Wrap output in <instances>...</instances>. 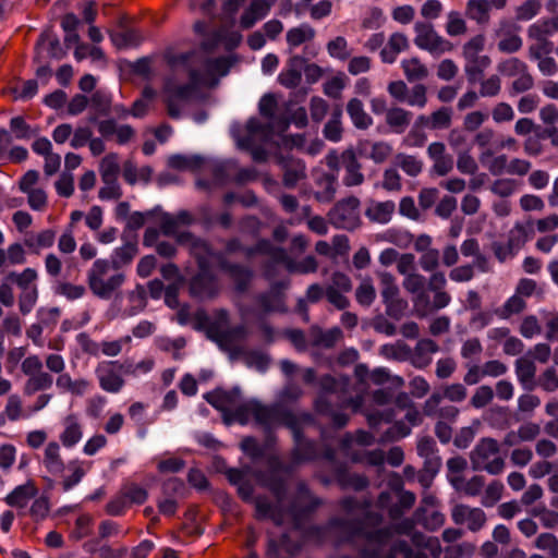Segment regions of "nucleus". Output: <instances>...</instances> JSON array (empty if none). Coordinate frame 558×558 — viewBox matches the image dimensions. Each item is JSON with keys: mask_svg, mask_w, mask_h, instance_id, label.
Wrapping results in <instances>:
<instances>
[{"mask_svg": "<svg viewBox=\"0 0 558 558\" xmlns=\"http://www.w3.org/2000/svg\"><path fill=\"white\" fill-rule=\"evenodd\" d=\"M340 508L352 519L333 518L327 527H314L316 532H333L340 542H364L362 554L366 558H427L426 554L414 550L405 541H397L385 554L392 532L389 527L376 529L383 515L372 510V500L344 497L339 501Z\"/></svg>", "mask_w": 558, "mask_h": 558, "instance_id": "nucleus-1", "label": "nucleus"}, {"mask_svg": "<svg viewBox=\"0 0 558 558\" xmlns=\"http://www.w3.org/2000/svg\"><path fill=\"white\" fill-rule=\"evenodd\" d=\"M268 466L269 474L260 473L257 478L271 492L276 502H271L266 496H257L254 499L256 518L270 519L275 524L281 525L289 517L294 527L300 529L302 523L323 505V500L316 497L304 482H300L289 507L284 508L287 482L277 475L284 466L278 457H270Z\"/></svg>", "mask_w": 558, "mask_h": 558, "instance_id": "nucleus-2", "label": "nucleus"}, {"mask_svg": "<svg viewBox=\"0 0 558 558\" xmlns=\"http://www.w3.org/2000/svg\"><path fill=\"white\" fill-rule=\"evenodd\" d=\"M39 462L46 472L54 477L62 476L65 469L71 472L61 481L63 492H69L76 486L92 466L90 462L80 459H72L66 464L62 457L61 446L56 440H51L45 446Z\"/></svg>", "mask_w": 558, "mask_h": 558, "instance_id": "nucleus-3", "label": "nucleus"}, {"mask_svg": "<svg viewBox=\"0 0 558 558\" xmlns=\"http://www.w3.org/2000/svg\"><path fill=\"white\" fill-rule=\"evenodd\" d=\"M90 292L98 299L110 300L119 293L125 282V274L107 258L96 259L86 272Z\"/></svg>", "mask_w": 558, "mask_h": 558, "instance_id": "nucleus-4", "label": "nucleus"}, {"mask_svg": "<svg viewBox=\"0 0 558 558\" xmlns=\"http://www.w3.org/2000/svg\"><path fill=\"white\" fill-rule=\"evenodd\" d=\"M287 428L293 436L291 460L295 464L314 461L319 457L318 446L315 441L305 438L304 430L314 425V418L308 413H301L299 417H288Z\"/></svg>", "mask_w": 558, "mask_h": 558, "instance_id": "nucleus-5", "label": "nucleus"}, {"mask_svg": "<svg viewBox=\"0 0 558 558\" xmlns=\"http://www.w3.org/2000/svg\"><path fill=\"white\" fill-rule=\"evenodd\" d=\"M165 59L173 72L180 69L186 70L193 84L199 85L211 81L209 57L204 51L175 53L169 50Z\"/></svg>", "mask_w": 558, "mask_h": 558, "instance_id": "nucleus-6", "label": "nucleus"}, {"mask_svg": "<svg viewBox=\"0 0 558 558\" xmlns=\"http://www.w3.org/2000/svg\"><path fill=\"white\" fill-rule=\"evenodd\" d=\"M500 447L494 438H482L470 453L472 469L486 471L492 475L500 474L505 469V460L499 454Z\"/></svg>", "mask_w": 558, "mask_h": 558, "instance_id": "nucleus-7", "label": "nucleus"}, {"mask_svg": "<svg viewBox=\"0 0 558 558\" xmlns=\"http://www.w3.org/2000/svg\"><path fill=\"white\" fill-rule=\"evenodd\" d=\"M360 199L355 196H349L340 199L327 214L328 222L336 229L353 231L361 223Z\"/></svg>", "mask_w": 558, "mask_h": 558, "instance_id": "nucleus-8", "label": "nucleus"}, {"mask_svg": "<svg viewBox=\"0 0 558 558\" xmlns=\"http://www.w3.org/2000/svg\"><path fill=\"white\" fill-rule=\"evenodd\" d=\"M22 373L27 376L24 393L32 396L38 391L48 390L53 385V377L44 371L43 361L38 355H28L22 361Z\"/></svg>", "mask_w": 558, "mask_h": 558, "instance_id": "nucleus-9", "label": "nucleus"}, {"mask_svg": "<svg viewBox=\"0 0 558 558\" xmlns=\"http://www.w3.org/2000/svg\"><path fill=\"white\" fill-rule=\"evenodd\" d=\"M414 44L417 48L429 52L432 56L439 57L451 52L454 49L453 44L439 35L429 23L417 22L414 25Z\"/></svg>", "mask_w": 558, "mask_h": 558, "instance_id": "nucleus-10", "label": "nucleus"}, {"mask_svg": "<svg viewBox=\"0 0 558 558\" xmlns=\"http://www.w3.org/2000/svg\"><path fill=\"white\" fill-rule=\"evenodd\" d=\"M196 86L197 84H193L192 81L179 85L172 78L166 80L162 88L163 102L170 118L179 119L181 117L182 105L191 98Z\"/></svg>", "mask_w": 558, "mask_h": 558, "instance_id": "nucleus-11", "label": "nucleus"}, {"mask_svg": "<svg viewBox=\"0 0 558 558\" xmlns=\"http://www.w3.org/2000/svg\"><path fill=\"white\" fill-rule=\"evenodd\" d=\"M124 364L119 361H102L95 367V376L101 390L108 393H119L124 385Z\"/></svg>", "mask_w": 558, "mask_h": 558, "instance_id": "nucleus-12", "label": "nucleus"}, {"mask_svg": "<svg viewBox=\"0 0 558 558\" xmlns=\"http://www.w3.org/2000/svg\"><path fill=\"white\" fill-rule=\"evenodd\" d=\"M299 417L291 411L282 409L278 404L265 405L255 401L253 420L266 429H270L276 425H283L287 427L288 417Z\"/></svg>", "mask_w": 558, "mask_h": 558, "instance_id": "nucleus-13", "label": "nucleus"}, {"mask_svg": "<svg viewBox=\"0 0 558 558\" xmlns=\"http://www.w3.org/2000/svg\"><path fill=\"white\" fill-rule=\"evenodd\" d=\"M451 519L457 525L465 524L471 532L480 531L487 521L483 509L472 508L463 504H458L451 509Z\"/></svg>", "mask_w": 558, "mask_h": 558, "instance_id": "nucleus-14", "label": "nucleus"}, {"mask_svg": "<svg viewBox=\"0 0 558 558\" xmlns=\"http://www.w3.org/2000/svg\"><path fill=\"white\" fill-rule=\"evenodd\" d=\"M426 278L418 272H411L403 279V288L411 294L416 296L413 299L414 307L417 316L424 317L428 315L429 300L424 291Z\"/></svg>", "mask_w": 558, "mask_h": 558, "instance_id": "nucleus-15", "label": "nucleus"}, {"mask_svg": "<svg viewBox=\"0 0 558 558\" xmlns=\"http://www.w3.org/2000/svg\"><path fill=\"white\" fill-rule=\"evenodd\" d=\"M278 163L282 172V184L287 189H294L298 183L307 178L306 165L302 159L281 156Z\"/></svg>", "mask_w": 558, "mask_h": 558, "instance_id": "nucleus-16", "label": "nucleus"}, {"mask_svg": "<svg viewBox=\"0 0 558 558\" xmlns=\"http://www.w3.org/2000/svg\"><path fill=\"white\" fill-rule=\"evenodd\" d=\"M177 242L189 247L190 253L197 260L198 268L208 267L209 259L214 257V252L207 241L184 231L178 234Z\"/></svg>", "mask_w": 558, "mask_h": 558, "instance_id": "nucleus-17", "label": "nucleus"}, {"mask_svg": "<svg viewBox=\"0 0 558 558\" xmlns=\"http://www.w3.org/2000/svg\"><path fill=\"white\" fill-rule=\"evenodd\" d=\"M430 272L427 288L434 293V296L433 301L429 302L428 314L447 307L451 302V295L445 290L447 286L445 272L437 269Z\"/></svg>", "mask_w": 558, "mask_h": 558, "instance_id": "nucleus-18", "label": "nucleus"}, {"mask_svg": "<svg viewBox=\"0 0 558 558\" xmlns=\"http://www.w3.org/2000/svg\"><path fill=\"white\" fill-rule=\"evenodd\" d=\"M288 283H275L267 292L259 293L255 296L256 303L263 314L286 313L287 306L284 294L280 291L287 288Z\"/></svg>", "mask_w": 558, "mask_h": 558, "instance_id": "nucleus-19", "label": "nucleus"}, {"mask_svg": "<svg viewBox=\"0 0 558 558\" xmlns=\"http://www.w3.org/2000/svg\"><path fill=\"white\" fill-rule=\"evenodd\" d=\"M190 292L198 299H213L217 295V280L208 267L199 268L198 272L191 279Z\"/></svg>", "mask_w": 558, "mask_h": 558, "instance_id": "nucleus-20", "label": "nucleus"}, {"mask_svg": "<svg viewBox=\"0 0 558 558\" xmlns=\"http://www.w3.org/2000/svg\"><path fill=\"white\" fill-rule=\"evenodd\" d=\"M62 430L59 434V444L64 448H74L83 438L84 426L76 413L65 415L61 421Z\"/></svg>", "mask_w": 558, "mask_h": 558, "instance_id": "nucleus-21", "label": "nucleus"}, {"mask_svg": "<svg viewBox=\"0 0 558 558\" xmlns=\"http://www.w3.org/2000/svg\"><path fill=\"white\" fill-rule=\"evenodd\" d=\"M204 399L226 416L230 414L233 408L239 403L241 393L239 389L225 390L216 389L204 395Z\"/></svg>", "mask_w": 558, "mask_h": 558, "instance_id": "nucleus-22", "label": "nucleus"}, {"mask_svg": "<svg viewBox=\"0 0 558 558\" xmlns=\"http://www.w3.org/2000/svg\"><path fill=\"white\" fill-rule=\"evenodd\" d=\"M441 401L442 396L440 392L432 393L423 405L424 414L429 417L438 416L440 418L439 421L444 422H456L459 415V409L454 405H445L439 408Z\"/></svg>", "mask_w": 558, "mask_h": 558, "instance_id": "nucleus-23", "label": "nucleus"}, {"mask_svg": "<svg viewBox=\"0 0 558 558\" xmlns=\"http://www.w3.org/2000/svg\"><path fill=\"white\" fill-rule=\"evenodd\" d=\"M319 387L322 392L315 400V411L319 414H328L330 413L332 395L339 391L340 384L331 375H325L319 379Z\"/></svg>", "mask_w": 558, "mask_h": 558, "instance_id": "nucleus-24", "label": "nucleus"}, {"mask_svg": "<svg viewBox=\"0 0 558 558\" xmlns=\"http://www.w3.org/2000/svg\"><path fill=\"white\" fill-rule=\"evenodd\" d=\"M246 327L239 325L220 330L215 340L223 350L239 354L242 351L239 344L246 338Z\"/></svg>", "mask_w": 558, "mask_h": 558, "instance_id": "nucleus-25", "label": "nucleus"}, {"mask_svg": "<svg viewBox=\"0 0 558 558\" xmlns=\"http://www.w3.org/2000/svg\"><path fill=\"white\" fill-rule=\"evenodd\" d=\"M335 481L341 489H353L355 492L364 490L368 484V478L363 474L351 473L345 465H337L333 471Z\"/></svg>", "mask_w": 558, "mask_h": 558, "instance_id": "nucleus-26", "label": "nucleus"}, {"mask_svg": "<svg viewBox=\"0 0 558 558\" xmlns=\"http://www.w3.org/2000/svg\"><path fill=\"white\" fill-rule=\"evenodd\" d=\"M342 167L345 170L343 184L345 186H357L364 182V174L361 172V163L352 149L342 151Z\"/></svg>", "mask_w": 558, "mask_h": 558, "instance_id": "nucleus-27", "label": "nucleus"}, {"mask_svg": "<svg viewBox=\"0 0 558 558\" xmlns=\"http://www.w3.org/2000/svg\"><path fill=\"white\" fill-rule=\"evenodd\" d=\"M270 10L269 3L264 0H252L240 16V27L242 29L252 28L257 22L266 17Z\"/></svg>", "mask_w": 558, "mask_h": 558, "instance_id": "nucleus-28", "label": "nucleus"}, {"mask_svg": "<svg viewBox=\"0 0 558 558\" xmlns=\"http://www.w3.org/2000/svg\"><path fill=\"white\" fill-rule=\"evenodd\" d=\"M38 488L34 481H27L26 483L16 486L10 494L4 498V502L13 508L23 509L28 502L37 495Z\"/></svg>", "mask_w": 558, "mask_h": 558, "instance_id": "nucleus-29", "label": "nucleus"}, {"mask_svg": "<svg viewBox=\"0 0 558 558\" xmlns=\"http://www.w3.org/2000/svg\"><path fill=\"white\" fill-rule=\"evenodd\" d=\"M452 109L449 107H440L430 114H421L417 117V124L429 130H446L452 123Z\"/></svg>", "mask_w": 558, "mask_h": 558, "instance_id": "nucleus-30", "label": "nucleus"}, {"mask_svg": "<svg viewBox=\"0 0 558 558\" xmlns=\"http://www.w3.org/2000/svg\"><path fill=\"white\" fill-rule=\"evenodd\" d=\"M396 204L393 201L376 202L371 201L365 209V217L374 223L386 225L395 214Z\"/></svg>", "mask_w": 558, "mask_h": 558, "instance_id": "nucleus-31", "label": "nucleus"}, {"mask_svg": "<svg viewBox=\"0 0 558 558\" xmlns=\"http://www.w3.org/2000/svg\"><path fill=\"white\" fill-rule=\"evenodd\" d=\"M439 351V345L432 339L424 338L414 347L411 363L416 368H425L432 363V355Z\"/></svg>", "mask_w": 558, "mask_h": 558, "instance_id": "nucleus-32", "label": "nucleus"}, {"mask_svg": "<svg viewBox=\"0 0 558 558\" xmlns=\"http://www.w3.org/2000/svg\"><path fill=\"white\" fill-rule=\"evenodd\" d=\"M413 113L402 107L393 106L389 108L385 117V122L390 131L396 134H402L410 126Z\"/></svg>", "mask_w": 558, "mask_h": 558, "instance_id": "nucleus-33", "label": "nucleus"}, {"mask_svg": "<svg viewBox=\"0 0 558 558\" xmlns=\"http://www.w3.org/2000/svg\"><path fill=\"white\" fill-rule=\"evenodd\" d=\"M304 59L300 56H294L289 59L287 69L283 70L278 77L281 85L288 88H294L301 83L302 78V66Z\"/></svg>", "mask_w": 558, "mask_h": 558, "instance_id": "nucleus-34", "label": "nucleus"}, {"mask_svg": "<svg viewBox=\"0 0 558 558\" xmlns=\"http://www.w3.org/2000/svg\"><path fill=\"white\" fill-rule=\"evenodd\" d=\"M493 8L488 0H469L465 4V15L478 25H487Z\"/></svg>", "mask_w": 558, "mask_h": 558, "instance_id": "nucleus-35", "label": "nucleus"}, {"mask_svg": "<svg viewBox=\"0 0 558 558\" xmlns=\"http://www.w3.org/2000/svg\"><path fill=\"white\" fill-rule=\"evenodd\" d=\"M409 48L408 37L402 33H393L387 45L381 49L380 57L385 63H393L397 56Z\"/></svg>", "mask_w": 558, "mask_h": 558, "instance_id": "nucleus-36", "label": "nucleus"}, {"mask_svg": "<svg viewBox=\"0 0 558 558\" xmlns=\"http://www.w3.org/2000/svg\"><path fill=\"white\" fill-rule=\"evenodd\" d=\"M508 160L509 158L506 154L495 155L490 149H486L480 155L481 163L494 177H500L507 173Z\"/></svg>", "mask_w": 558, "mask_h": 558, "instance_id": "nucleus-37", "label": "nucleus"}, {"mask_svg": "<svg viewBox=\"0 0 558 558\" xmlns=\"http://www.w3.org/2000/svg\"><path fill=\"white\" fill-rule=\"evenodd\" d=\"M315 29L307 23L291 27L286 34L287 45L290 49H295L301 45L312 41L315 38Z\"/></svg>", "mask_w": 558, "mask_h": 558, "instance_id": "nucleus-38", "label": "nucleus"}, {"mask_svg": "<svg viewBox=\"0 0 558 558\" xmlns=\"http://www.w3.org/2000/svg\"><path fill=\"white\" fill-rule=\"evenodd\" d=\"M347 112L356 129L366 130L373 124V118L364 110L363 102L357 98L348 101Z\"/></svg>", "mask_w": 558, "mask_h": 558, "instance_id": "nucleus-39", "label": "nucleus"}, {"mask_svg": "<svg viewBox=\"0 0 558 558\" xmlns=\"http://www.w3.org/2000/svg\"><path fill=\"white\" fill-rule=\"evenodd\" d=\"M56 240V232L52 229H46L37 234L29 233L24 239V245L35 254L44 248H49L53 245Z\"/></svg>", "mask_w": 558, "mask_h": 558, "instance_id": "nucleus-40", "label": "nucleus"}, {"mask_svg": "<svg viewBox=\"0 0 558 558\" xmlns=\"http://www.w3.org/2000/svg\"><path fill=\"white\" fill-rule=\"evenodd\" d=\"M361 154L366 155L376 163L384 162L391 153V147L385 142L362 141L359 143Z\"/></svg>", "mask_w": 558, "mask_h": 558, "instance_id": "nucleus-41", "label": "nucleus"}, {"mask_svg": "<svg viewBox=\"0 0 558 558\" xmlns=\"http://www.w3.org/2000/svg\"><path fill=\"white\" fill-rule=\"evenodd\" d=\"M341 337L342 331L338 327L331 328L327 331H324L318 327H313L310 332V341L312 345L323 347L326 349L332 348Z\"/></svg>", "mask_w": 558, "mask_h": 558, "instance_id": "nucleus-42", "label": "nucleus"}, {"mask_svg": "<svg viewBox=\"0 0 558 558\" xmlns=\"http://www.w3.org/2000/svg\"><path fill=\"white\" fill-rule=\"evenodd\" d=\"M120 170L119 155L117 153H109L100 160L99 173L102 183L118 181Z\"/></svg>", "mask_w": 558, "mask_h": 558, "instance_id": "nucleus-43", "label": "nucleus"}, {"mask_svg": "<svg viewBox=\"0 0 558 558\" xmlns=\"http://www.w3.org/2000/svg\"><path fill=\"white\" fill-rule=\"evenodd\" d=\"M301 543L291 541L288 534H283L279 542L270 539L267 548V556L279 558L280 551L283 550L290 556H295L301 550Z\"/></svg>", "mask_w": 558, "mask_h": 558, "instance_id": "nucleus-44", "label": "nucleus"}, {"mask_svg": "<svg viewBox=\"0 0 558 558\" xmlns=\"http://www.w3.org/2000/svg\"><path fill=\"white\" fill-rule=\"evenodd\" d=\"M558 32V15L541 19L537 22L533 23L527 28V37L529 38H545L548 39L549 36H553Z\"/></svg>", "mask_w": 558, "mask_h": 558, "instance_id": "nucleus-45", "label": "nucleus"}, {"mask_svg": "<svg viewBox=\"0 0 558 558\" xmlns=\"http://www.w3.org/2000/svg\"><path fill=\"white\" fill-rule=\"evenodd\" d=\"M401 69L411 83L425 80L429 73L427 66L417 57L402 60Z\"/></svg>", "mask_w": 558, "mask_h": 558, "instance_id": "nucleus-46", "label": "nucleus"}, {"mask_svg": "<svg viewBox=\"0 0 558 558\" xmlns=\"http://www.w3.org/2000/svg\"><path fill=\"white\" fill-rule=\"evenodd\" d=\"M221 267L230 275L232 280L234 281L236 291H246L253 276L252 271L248 268L241 266L239 264L228 263L222 264Z\"/></svg>", "mask_w": 558, "mask_h": 558, "instance_id": "nucleus-47", "label": "nucleus"}, {"mask_svg": "<svg viewBox=\"0 0 558 558\" xmlns=\"http://www.w3.org/2000/svg\"><path fill=\"white\" fill-rule=\"evenodd\" d=\"M376 275L379 279L383 302H388V300L400 296V290L392 274L388 271H377Z\"/></svg>", "mask_w": 558, "mask_h": 558, "instance_id": "nucleus-48", "label": "nucleus"}, {"mask_svg": "<svg viewBox=\"0 0 558 558\" xmlns=\"http://www.w3.org/2000/svg\"><path fill=\"white\" fill-rule=\"evenodd\" d=\"M342 110L340 107H336L331 113V118L325 124L323 134L325 138L330 142H339L342 138V123H341Z\"/></svg>", "mask_w": 558, "mask_h": 558, "instance_id": "nucleus-49", "label": "nucleus"}, {"mask_svg": "<svg viewBox=\"0 0 558 558\" xmlns=\"http://www.w3.org/2000/svg\"><path fill=\"white\" fill-rule=\"evenodd\" d=\"M536 373L535 364L527 359H519L515 362V374L518 380L527 389H531L534 384Z\"/></svg>", "mask_w": 558, "mask_h": 558, "instance_id": "nucleus-50", "label": "nucleus"}, {"mask_svg": "<svg viewBox=\"0 0 558 558\" xmlns=\"http://www.w3.org/2000/svg\"><path fill=\"white\" fill-rule=\"evenodd\" d=\"M396 165L410 177H417L423 170V161L413 155L398 154Z\"/></svg>", "mask_w": 558, "mask_h": 558, "instance_id": "nucleus-51", "label": "nucleus"}, {"mask_svg": "<svg viewBox=\"0 0 558 558\" xmlns=\"http://www.w3.org/2000/svg\"><path fill=\"white\" fill-rule=\"evenodd\" d=\"M445 31L450 37L463 36L466 34L468 25L460 12L450 11L447 14Z\"/></svg>", "mask_w": 558, "mask_h": 558, "instance_id": "nucleus-52", "label": "nucleus"}, {"mask_svg": "<svg viewBox=\"0 0 558 558\" xmlns=\"http://www.w3.org/2000/svg\"><path fill=\"white\" fill-rule=\"evenodd\" d=\"M356 302L362 306H371L376 299V289L369 277L364 278L355 290Z\"/></svg>", "mask_w": 558, "mask_h": 558, "instance_id": "nucleus-53", "label": "nucleus"}, {"mask_svg": "<svg viewBox=\"0 0 558 558\" xmlns=\"http://www.w3.org/2000/svg\"><path fill=\"white\" fill-rule=\"evenodd\" d=\"M497 35L500 36L497 44V48L500 52L514 53L522 48L523 41L518 34L513 32L501 33V31H499Z\"/></svg>", "mask_w": 558, "mask_h": 558, "instance_id": "nucleus-54", "label": "nucleus"}, {"mask_svg": "<svg viewBox=\"0 0 558 558\" xmlns=\"http://www.w3.org/2000/svg\"><path fill=\"white\" fill-rule=\"evenodd\" d=\"M412 542L417 548L427 550L433 558H439L441 554V546L437 537L414 533Z\"/></svg>", "mask_w": 558, "mask_h": 558, "instance_id": "nucleus-55", "label": "nucleus"}, {"mask_svg": "<svg viewBox=\"0 0 558 558\" xmlns=\"http://www.w3.org/2000/svg\"><path fill=\"white\" fill-rule=\"evenodd\" d=\"M490 191L493 194L506 198L514 194L519 189V183L511 178L496 179L492 185Z\"/></svg>", "mask_w": 558, "mask_h": 558, "instance_id": "nucleus-56", "label": "nucleus"}, {"mask_svg": "<svg viewBox=\"0 0 558 558\" xmlns=\"http://www.w3.org/2000/svg\"><path fill=\"white\" fill-rule=\"evenodd\" d=\"M501 92V78L497 74L481 80L478 95L484 98L497 97Z\"/></svg>", "mask_w": 558, "mask_h": 558, "instance_id": "nucleus-57", "label": "nucleus"}, {"mask_svg": "<svg viewBox=\"0 0 558 558\" xmlns=\"http://www.w3.org/2000/svg\"><path fill=\"white\" fill-rule=\"evenodd\" d=\"M137 254V246L134 243H125L121 247L114 250L112 255L111 263H117V266L121 269V265H126L132 262V259Z\"/></svg>", "mask_w": 558, "mask_h": 558, "instance_id": "nucleus-58", "label": "nucleus"}, {"mask_svg": "<svg viewBox=\"0 0 558 558\" xmlns=\"http://www.w3.org/2000/svg\"><path fill=\"white\" fill-rule=\"evenodd\" d=\"M526 70V63L518 58H509L498 64V71L508 77L523 74Z\"/></svg>", "mask_w": 558, "mask_h": 558, "instance_id": "nucleus-59", "label": "nucleus"}, {"mask_svg": "<svg viewBox=\"0 0 558 558\" xmlns=\"http://www.w3.org/2000/svg\"><path fill=\"white\" fill-rule=\"evenodd\" d=\"M534 43L529 47V57L533 60L548 56L554 50V43L545 38H530Z\"/></svg>", "mask_w": 558, "mask_h": 558, "instance_id": "nucleus-60", "label": "nucleus"}, {"mask_svg": "<svg viewBox=\"0 0 558 558\" xmlns=\"http://www.w3.org/2000/svg\"><path fill=\"white\" fill-rule=\"evenodd\" d=\"M542 9L539 0H525L515 9L517 21H530L535 17Z\"/></svg>", "mask_w": 558, "mask_h": 558, "instance_id": "nucleus-61", "label": "nucleus"}, {"mask_svg": "<svg viewBox=\"0 0 558 558\" xmlns=\"http://www.w3.org/2000/svg\"><path fill=\"white\" fill-rule=\"evenodd\" d=\"M4 414L11 422H16L26 416L23 412V402L19 395H10L8 397Z\"/></svg>", "mask_w": 558, "mask_h": 558, "instance_id": "nucleus-62", "label": "nucleus"}, {"mask_svg": "<svg viewBox=\"0 0 558 558\" xmlns=\"http://www.w3.org/2000/svg\"><path fill=\"white\" fill-rule=\"evenodd\" d=\"M529 239L527 230L523 225L517 223L509 232L508 244L517 254Z\"/></svg>", "mask_w": 558, "mask_h": 558, "instance_id": "nucleus-63", "label": "nucleus"}, {"mask_svg": "<svg viewBox=\"0 0 558 558\" xmlns=\"http://www.w3.org/2000/svg\"><path fill=\"white\" fill-rule=\"evenodd\" d=\"M535 547L549 551L550 556L558 558V538L551 533H542L535 539Z\"/></svg>", "mask_w": 558, "mask_h": 558, "instance_id": "nucleus-64", "label": "nucleus"}]
</instances>
